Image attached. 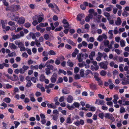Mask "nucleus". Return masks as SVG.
Listing matches in <instances>:
<instances>
[{
    "instance_id": "0eeeda50",
    "label": "nucleus",
    "mask_w": 129,
    "mask_h": 129,
    "mask_svg": "<svg viewBox=\"0 0 129 129\" xmlns=\"http://www.w3.org/2000/svg\"><path fill=\"white\" fill-rule=\"evenodd\" d=\"M84 15L82 14H79L77 16L76 19L77 21H81V19L83 17H84Z\"/></svg>"
},
{
    "instance_id": "774afa93",
    "label": "nucleus",
    "mask_w": 129,
    "mask_h": 129,
    "mask_svg": "<svg viewBox=\"0 0 129 129\" xmlns=\"http://www.w3.org/2000/svg\"><path fill=\"white\" fill-rule=\"evenodd\" d=\"M44 37L45 39L47 40L49 38V36L48 34H45L44 35Z\"/></svg>"
},
{
    "instance_id": "4c0bfd02",
    "label": "nucleus",
    "mask_w": 129,
    "mask_h": 129,
    "mask_svg": "<svg viewBox=\"0 0 129 129\" xmlns=\"http://www.w3.org/2000/svg\"><path fill=\"white\" fill-rule=\"evenodd\" d=\"M52 10L53 11L57 14L59 13L60 12L59 9H52Z\"/></svg>"
},
{
    "instance_id": "8fccbe9b",
    "label": "nucleus",
    "mask_w": 129,
    "mask_h": 129,
    "mask_svg": "<svg viewBox=\"0 0 129 129\" xmlns=\"http://www.w3.org/2000/svg\"><path fill=\"white\" fill-rule=\"evenodd\" d=\"M122 66H123V64H120L119 66V70L121 72H122L123 71V69L122 67Z\"/></svg>"
},
{
    "instance_id": "37998d69",
    "label": "nucleus",
    "mask_w": 129,
    "mask_h": 129,
    "mask_svg": "<svg viewBox=\"0 0 129 129\" xmlns=\"http://www.w3.org/2000/svg\"><path fill=\"white\" fill-rule=\"evenodd\" d=\"M54 60H53L52 59L50 60H48L46 62V63L45 64V65H46L47 64H48V63H53L54 62Z\"/></svg>"
},
{
    "instance_id": "412c9836",
    "label": "nucleus",
    "mask_w": 129,
    "mask_h": 129,
    "mask_svg": "<svg viewBox=\"0 0 129 129\" xmlns=\"http://www.w3.org/2000/svg\"><path fill=\"white\" fill-rule=\"evenodd\" d=\"M10 47L12 49H17V47L13 43H10Z\"/></svg>"
},
{
    "instance_id": "680f3d73",
    "label": "nucleus",
    "mask_w": 129,
    "mask_h": 129,
    "mask_svg": "<svg viewBox=\"0 0 129 129\" xmlns=\"http://www.w3.org/2000/svg\"><path fill=\"white\" fill-rule=\"evenodd\" d=\"M67 122L68 123H71L72 122L71 118L70 117H68L67 119Z\"/></svg>"
},
{
    "instance_id": "e2e57ef3",
    "label": "nucleus",
    "mask_w": 129,
    "mask_h": 129,
    "mask_svg": "<svg viewBox=\"0 0 129 129\" xmlns=\"http://www.w3.org/2000/svg\"><path fill=\"white\" fill-rule=\"evenodd\" d=\"M10 54H8V56L10 57H12L13 56H15L16 55V53L15 52H12L10 53Z\"/></svg>"
},
{
    "instance_id": "c756f323",
    "label": "nucleus",
    "mask_w": 129,
    "mask_h": 129,
    "mask_svg": "<svg viewBox=\"0 0 129 129\" xmlns=\"http://www.w3.org/2000/svg\"><path fill=\"white\" fill-rule=\"evenodd\" d=\"M32 84V83H31V81H28L27 83L26 84V86L27 88L31 86Z\"/></svg>"
},
{
    "instance_id": "0e129e2a",
    "label": "nucleus",
    "mask_w": 129,
    "mask_h": 129,
    "mask_svg": "<svg viewBox=\"0 0 129 129\" xmlns=\"http://www.w3.org/2000/svg\"><path fill=\"white\" fill-rule=\"evenodd\" d=\"M64 99V96H61V97L59 99V101L60 102H63Z\"/></svg>"
},
{
    "instance_id": "72a5a7b5",
    "label": "nucleus",
    "mask_w": 129,
    "mask_h": 129,
    "mask_svg": "<svg viewBox=\"0 0 129 129\" xmlns=\"http://www.w3.org/2000/svg\"><path fill=\"white\" fill-rule=\"evenodd\" d=\"M55 63L57 65H58L60 63V60L58 58L56 60Z\"/></svg>"
},
{
    "instance_id": "6ab92c4d",
    "label": "nucleus",
    "mask_w": 129,
    "mask_h": 129,
    "mask_svg": "<svg viewBox=\"0 0 129 129\" xmlns=\"http://www.w3.org/2000/svg\"><path fill=\"white\" fill-rule=\"evenodd\" d=\"M90 87L92 90H95L97 89L96 86L95 84H91L90 85Z\"/></svg>"
},
{
    "instance_id": "2f4dec72",
    "label": "nucleus",
    "mask_w": 129,
    "mask_h": 129,
    "mask_svg": "<svg viewBox=\"0 0 129 129\" xmlns=\"http://www.w3.org/2000/svg\"><path fill=\"white\" fill-rule=\"evenodd\" d=\"M46 67H47V68H49L50 70H53L54 69L53 66L52 65L49 64L48 65H46Z\"/></svg>"
},
{
    "instance_id": "a211bd4d",
    "label": "nucleus",
    "mask_w": 129,
    "mask_h": 129,
    "mask_svg": "<svg viewBox=\"0 0 129 129\" xmlns=\"http://www.w3.org/2000/svg\"><path fill=\"white\" fill-rule=\"evenodd\" d=\"M67 101L69 103H71L73 100L72 96L70 95L68 96L67 99Z\"/></svg>"
},
{
    "instance_id": "79ce46f5",
    "label": "nucleus",
    "mask_w": 129,
    "mask_h": 129,
    "mask_svg": "<svg viewBox=\"0 0 129 129\" xmlns=\"http://www.w3.org/2000/svg\"><path fill=\"white\" fill-rule=\"evenodd\" d=\"M88 3L87 2H83V5H81L80 6L81 8H82V7L83 6V5H84L85 7L88 6Z\"/></svg>"
},
{
    "instance_id": "423d86ee",
    "label": "nucleus",
    "mask_w": 129,
    "mask_h": 129,
    "mask_svg": "<svg viewBox=\"0 0 129 129\" xmlns=\"http://www.w3.org/2000/svg\"><path fill=\"white\" fill-rule=\"evenodd\" d=\"M74 123L77 126H78L80 124L82 125L84 124V121L83 120L80 119L79 121H76Z\"/></svg>"
},
{
    "instance_id": "58836bf2",
    "label": "nucleus",
    "mask_w": 129,
    "mask_h": 129,
    "mask_svg": "<svg viewBox=\"0 0 129 129\" xmlns=\"http://www.w3.org/2000/svg\"><path fill=\"white\" fill-rule=\"evenodd\" d=\"M94 10L92 9L89 10V14H91V15L93 16V14L94 13Z\"/></svg>"
},
{
    "instance_id": "7c9ffc66",
    "label": "nucleus",
    "mask_w": 129,
    "mask_h": 129,
    "mask_svg": "<svg viewBox=\"0 0 129 129\" xmlns=\"http://www.w3.org/2000/svg\"><path fill=\"white\" fill-rule=\"evenodd\" d=\"M120 45L121 47H123L125 45V41L123 40H122L120 42Z\"/></svg>"
},
{
    "instance_id": "603ef678",
    "label": "nucleus",
    "mask_w": 129,
    "mask_h": 129,
    "mask_svg": "<svg viewBox=\"0 0 129 129\" xmlns=\"http://www.w3.org/2000/svg\"><path fill=\"white\" fill-rule=\"evenodd\" d=\"M92 120L90 119H86V122L87 123L91 124L93 122Z\"/></svg>"
},
{
    "instance_id": "c9c22d12",
    "label": "nucleus",
    "mask_w": 129,
    "mask_h": 129,
    "mask_svg": "<svg viewBox=\"0 0 129 129\" xmlns=\"http://www.w3.org/2000/svg\"><path fill=\"white\" fill-rule=\"evenodd\" d=\"M84 71L83 69H81L80 71V74L81 76V77H83L84 76Z\"/></svg>"
},
{
    "instance_id": "1a4fd4ad",
    "label": "nucleus",
    "mask_w": 129,
    "mask_h": 129,
    "mask_svg": "<svg viewBox=\"0 0 129 129\" xmlns=\"http://www.w3.org/2000/svg\"><path fill=\"white\" fill-rule=\"evenodd\" d=\"M36 17H37V18H38V21L39 23H40L42 21V20L43 19V18L40 16H37L36 15L35 16H34L33 17V20H34L35 19H36Z\"/></svg>"
},
{
    "instance_id": "393cba45",
    "label": "nucleus",
    "mask_w": 129,
    "mask_h": 129,
    "mask_svg": "<svg viewBox=\"0 0 129 129\" xmlns=\"http://www.w3.org/2000/svg\"><path fill=\"white\" fill-rule=\"evenodd\" d=\"M45 79V77L43 74H42L40 77V80L41 82H43Z\"/></svg>"
},
{
    "instance_id": "09e8293b",
    "label": "nucleus",
    "mask_w": 129,
    "mask_h": 129,
    "mask_svg": "<svg viewBox=\"0 0 129 129\" xmlns=\"http://www.w3.org/2000/svg\"><path fill=\"white\" fill-rule=\"evenodd\" d=\"M22 68L25 72L29 68V67L27 66L23 65L22 66Z\"/></svg>"
},
{
    "instance_id": "dca6fc26",
    "label": "nucleus",
    "mask_w": 129,
    "mask_h": 129,
    "mask_svg": "<svg viewBox=\"0 0 129 129\" xmlns=\"http://www.w3.org/2000/svg\"><path fill=\"white\" fill-rule=\"evenodd\" d=\"M121 21L120 17H118L117 19V21L115 22L116 24L117 25H119L121 24Z\"/></svg>"
},
{
    "instance_id": "a878e982",
    "label": "nucleus",
    "mask_w": 129,
    "mask_h": 129,
    "mask_svg": "<svg viewBox=\"0 0 129 129\" xmlns=\"http://www.w3.org/2000/svg\"><path fill=\"white\" fill-rule=\"evenodd\" d=\"M48 54L49 55H54L56 54V53L54 51L50 50L49 52H48Z\"/></svg>"
},
{
    "instance_id": "5fc2aeb1",
    "label": "nucleus",
    "mask_w": 129,
    "mask_h": 129,
    "mask_svg": "<svg viewBox=\"0 0 129 129\" xmlns=\"http://www.w3.org/2000/svg\"><path fill=\"white\" fill-rule=\"evenodd\" d=\"M2 124L3 125V128L4 129H7L6 128L7 124L3 122H2Z\"/></svg>"
},
{
    "instance_id": "ea45409f",
    "label": "nucleus",
    "mask_w": 129,
    "mask_h": 129,
    "mask_svg": "<svg viewBox=\"0 0 129 129\" xmlns=\"http://www.w3.org/2000/svg\"><path fill=\"white\" fill-rule=\"evenodd\" d=\"M73 105L76 108H79L80 104L78 103L75 102L74 103Z\"/></svg>"
},
{
    "instance_id": "9d476101",
    "label": "nucleus",
    "mask_w": 129,
    "mask_h": 129,
    "mask_svg": "<svg viewBox=\"0 0 129 129\" xmlns=\"http://www.w3.org/2000/svg\"><path fill=\"white\" fill-rule=\"evenodd\" d=\"M94 78L96 80L99 81L101 80V78L99 77V74L98 73L95 72L94 73Z\"/></svg>"
},
{
    "instance_id": "4468645a",
    "label": "nucleus",
    "mask_w": 129,
    "mask_h": 129,
    "mask_svg": "<svg viewBox=\"0 0 129 129\" xmlns=\"http://www.w3.org/2000/svg\"><path fill=\"white\" fill-rule=\"evenodd\" d=\"M47 106L48 107L50 108L55 109L56 108V106L54 105L53 103H48Z\"/></svg>"
},
{
    "instance_id": "7ed1b4c3",
    "label": "nucleus",
    "mask_w": 129,
    "mask_h": 129,
    "mask_svg": "<svg viewBox=\"0 0 129 129\" xmlns=\"http://www.w3.org/2000/svg\"><path fill=\"white\" fill-rule=\"evenodd\" d=\"M57 77V75L56 73H54L50 79L51 82L53 83H55L56 81Z\"/></svg>"
},
{
    "instance_id": "13d9d810",
    "label": "nucleus",
    "mask_w": 129,
    "mask_h": 129,
    "mask_svg": "<svg viewBox=\"0 0 129 129\" xmlns=\"http://www.w3.org/2000/svg\"><path fill=\"white\" fill-rule=\"evenodd\" d=\"M62 93L66 94L69 93V91L66 89H62Z\"/></svg>"
},
{
    "instance_id": "c03bdc74",
    "label": "nucleus",
    "mask_w": 129,
    "mask_h": 129,
    "mask_svg": "<svg viewBox=\"0 0 129 129\" xmlns=\"http://www.w3.org/2000/svg\"><path fill=\"white\" fill-rule=\"evenodd\" d=\"M30 26V24L28 22H26L24 24V26L26 28H29Z\"/></svg>"
},
{
    "instance_id": "f03ea898",
    "label": "nucleus",
    "mask_w": 129,
    "mask_h": 129,
    "mask_svg": "<svg viewBox=\"0 0 129 129\" xmlns=\"http://www.w3.org/2000/svg\"><path fill=\"white\" fill-rule=\"evenodd\" d=\"M104 117L106 118L111 120L112 122L115 121V119L112 114L110 113H106L104 114Z\"/></svg>"
},
{
    "instance_id": "338daca9",
    "label": "nucleus",
    "mask_w": 129,
    "mask_h": 129,
    "mask_svg": "<svg viewBox=\"0 0 129 129\" xmlns=\"http://www.w3.org/2000/svg\"><path fill=\"white\" fill-rule=\"evenodd\" d=\"M98 96L101 99H103L104 98V95H102L100 94H98Z\"/></svg>"
},
{
    "instance_id": "20e7f679",
    "label": "nucleus",
    "mask_w": 129,
    "mask_h": 129,
    "mask_svg": "<svg viewBox=\"0 0 129 129\" xmlns=\"http://www.w3.org/2000/svg\"><path fill=\"white\" fill-rule=\"evenodd\" d=\"M1 23L2 24L3 28V29H5L7 31L9 30L10 28V27L9 26L6 27L5 23L4 20H1Z\"/></svg>"
},
{
    "instance_id": "864d4df0",
    "label": "nucleus",
    "mask_w": 129,
    "mask_h": 129,
    "mask_svg": "<svg viewBox=\"0 0 129 129\" xmlns=\"http://www.w3.org/2000/svg\"><path fill=\"white\" fill-rule=\"evenodd\" d=\"M90 73H92V72L89 70H87L85 72V75L87 76Z\"/></svg>"
},
{
    "instance_id": "3c124183",
    "label": "nucleus",
    "mask_w": 129,
    "mask_h": 129,
    "mask_svg": "<svg viewBox=\"0 0 129 129\" xmlns=\"http://www.w3.org/2000/svg\"><path fill=\"white\" fill-rule=\"evenodd\" d=\"M99 116L101 119H103L104 117V114L103 113H100L99 114Z\"/></svg>"
},
{
    "instance_id": "473e14b6",
    "label": "nucleus",
    "mask_w": 129,
    "mask_h": 129,
    "mask_svg": "<svg viewBox=\"0 0 129 129\" xmlns=\"http://www.w3.org/2000/svg\"><path fill=\"white\" fill-rule=\"evenodd\" d=\"M4 101L8 103L10 102L11 100L9 98H6L4 99Z\"/></svg>"
},
{
    "instance_id": "6e6552de",
    "label": "nucleus",
    "mask_w": 129,
    "mask_h": 129,
    "mask_svg": "<svg viewBox=\"0 0 129 129\" xmlns=\"http://www.w3.org/2000/svg\"><path fill=\"white\" fill-rule=\"evenodd\" d=\"M12 16H11V20L15 21H17L19 17V15H17V16H16L14 14H13Z\"/></svg>"
},
{
    "instance_id": "de8ad7c7",
    "label": "nucleus",
    "mask_w": 129,
    "mask_h": 129,
    "mask_svg": "<svg viewBox=\"0 0 129 129\" xmlns=\"http://www.w3.org/2000/svg\"><path fill=\"white\" fill-rule=\"evenodd\" d=\"M105 102L103 100H100L99 103H98V105H104L105 104Z\"/></svg>"
},
{
    "instance_id": "e433bc0d",
    "label": "nucleus",
    "mask_w": 129,
    "mask_h": 129,
    "mask_svg": "<svg viewBox=\"0 0 129 129\" xmlns=\"http://www.w3.org/2000/svg\"><path fill=\"white\" fill-rule=\"evenodd\" d=\"M30 34V36L32 37V39H36V38L34 33H31Z\"/></svg>"
},
{
    "instance_id": "bb28decb",
    "label": "nucleus",
    "mask_w": 129,
    "mask_h": 129,
    "mask_svg": "<svg viewBox=\"0 0 129 129\" xmlns=\"http://www.w3.org/2000/svg\"><path fill=\"white\" fill-rule=\"evenodd\" d=\"M67 107L69 110H71L75 108V107H74L73 105L70 106L69 105V104L67 105Z\"/></svg>"
},
{
    "instance_id": "f704fd0d",
    "label": "nucleus",
    "mask_w": 129,
    "mask_h": 129,
    "mask_svg": "<svg viewBox=\"0 0 129 129\" xmlns=\"http://www.w3.org/2000/svg\"><path fill=\"white\" fill-rule=\"evenodd\" d=\"M123 104L124 105H129V101H125L124 100H123Z\"/></svg>"
},
{
    "instance_id": "ddd939ff",
    "label": "nucleus",
    "mask_w": 129,
    "mask_h": 129,
    "mask_svg": "<svg viewBox=\"0 0 129 129\" xmlns=\"http://www.w3.org/2000/svg\"><path fill=\"white\" fill-rule=\"evenodd\" d=\"M58 96H56L54 98L53 100L55 102V105L58 106L59 105L60 103L58 102Z\"/></svg>"
},
{
    "instance_id": "9b49d317",
    "label": "nucleus",
    "mask_w": 129,
    "mask_h": 129,
    "mask_svg": "<svg viewBox=\"0 0 129 129\" xmlns=\"http://www.w3.org/2000/svg\"><path fill=\"white\" fill-rule=\"evenodd\" d=\"M12 38L10 39V41H12L13 40H12V39H13L14 40H15L16 39L19 38L20 37V36L19 34H17L16 35H14L12 36Z\"/></svg>"
},
{
    "instance_id": "f3484780",
    "label": "nucleus",
    "mask_w": 129,
    "mask_h": 129,
    "mask_svg": "<svg viewBox=\"0 0 129 129\" xmlns=\"http://www.w3.org/2000/svg\"><path fill=\"white\" fill-rule=\"evenodd\" d=\"M128 67L127 66H125L124 68V71H126L127 74H125L126 76L128 78H129V76L128 75V74H129V71H128Z\"/></svg>"
},
{
    "instance_id": "052dcab7",
    "label": "nucleus",
    "mask_w": 129,
    "mask_h": 129,
    "mask_svg": "<svg viewBox=\"0 0 129 129\" xmlns=\"http://www.w3.org/2000/svg\"><path fill=\"white\" fill-rule=\"evenodd\" d=\"M8 24L11 26H12L14 25L15 24V22H14L12 21H9L8 23Z\"/></svg>"
},
{
    "instance_id": "b1692460",
    "label": "nucleus",
    "mask_w": 129,
    "mask_h": 129,
    "mask_svg": "<svg viewBox=\"0 0 129 129\" xmlns=\"http://www.w3.org/2000/svg\"><path fill=\"white\" fill-rule=\"evenodd\" d=\"M34 95L33 93L30 94L29 95V97L30 98V101L32 102H35L36 101L35 99L34 98Z\"/></svg>"
},
{
    "instance_id": "f8f14e48",
    "label": "nucleus",
    "mask_w": 129,
    "mask_h": 129,
    "mask_svg": "<svg viewBox=\"0 0 129 129\" xmlns=\"http://www.w3.org/2000/svg\"><path fill=\"white\" fill-rule=\"evenodd\" d=\"M25 21L24 18L22 17H21L19 18L18 22L19 24H22L24 23Z\"/></svg>"
},
{
    "instance_id": "39448f33",
    "label": "nucleus",
    "mask_w": 129,
    "mask_h": 129,
    "mask_svg": "<svg viewBox=\"0 0 129 129\" xmlns=\"http://www.w3.org/2000/svg\"><path fill=\"white\" fill-rule=\"evenodd\" d=\"M62 23L63 24V26L64 28H68L70 26L67 20L65 19L63 20Z\"/></svg>"
},
{
    "instance_id": "aec40b11",
    "label": "nucleus",
    "mask_w": 129,
    "mask_h": 129,
    "mask_svg": "<svg viewBox=\"0 0 129 129\" xmlns=\"http://www.w3.org/2000/svg\"><path fill=\"white\" fill-rule=\"evenodd\" d=\"M68 42L72 46H76V44L74 43L70 39H68L67 40Z\"/></svg>"
},
{
    "instance_id": "cd10ccee",
    "label": "nucleus",
    "mask_w": 129,
    "mask_h": 129,
    "mask_svg": "<svg viewBox=\"0 0 129 129\" xmlns=\"http://www.w3.org/2000/svg\"><path fill=\"white\" fill-rule=\"evenodd\" d=\"M14 123L15 124V128H17L20 124V122L17 121H14Z\"/></svg>"
},
{
    "instance_id": "bf43d9fd",
    "label": "nucleus",
    "mask_w": 129,
    "mask_h": 129,
    "mask_svg": "<svg viewBox=\"0 0 129 129\" xmlns=\"http://www.w3.org/2000/svg\"><path fill=\"white\" fill-rule=\"evenodd\" d=\"M63 81V79L61 77H59L58 79V80L57 81V83H61Z\"/></svg>"
},
{
    "instance_id": "4be33fe9",
    "label": "nucleus",
    "mask_w": 129,
    "mask_h": 129,
    "mask_svg": "<svg viewBox=\"0 0 129 129\" xmlns=\"http://www.w3.org/2000/svg\"><path fill=\"white\" fill-rule=\"evenodd\" d=\"M82 55L81 54L79 53L77 55V59H78V61L79 62H80L82 61V59L81 58Z\"/></svg>"
},
{
    "instance_id": "a18cd8bd",
    "label": "nucleus",
    "mask_w": 129,
    "mask_h": 129,
    "mask_svg": "<svg viewBox=\"0 0 129 129\" xmlns=\"http://www.w3.org/2000/svg\"><path fill=\"white\" fill-rule=\"evenodd\" d=\"M62 28V27L61 26H60L59 27H57L56 28L54 29V31L55 32H57V31H60L61 29Z\"/></svg>"
},
{
    "instance_id": "6e6d98bb",
    "label": "nucleus",
    "mask_w": 129,
    "mask_h": 129,
    "mask_svg": "<svg viewBox=\"0 0 129 129\" xmlns=\"http://www.w3.org/2000/svg\"><path fill=\"white\" fill-rule=\"evenodd\" d=\"M35 95L36 97H38L41 96V93L39 91H37L35 93Z\"/></svg>"
},
{
    "instance_id": "a19ab883",
    "label": "nucleus",
    "mask_w": 129,
    "mask_h": 129,
    "mask_svg": "<svg viewBox=\"0 0 129 129\" xmlns=\"http://www.w3.org/2000/svg\"><path fill=\"white\" fill-rule=\"evenodd\" d=\"M79 69L78 67H75L74 70V72L75 73H77L79 71Z\"/></svg>"
},
{
    "instance_id": "69168bd1",
    "label": "nucleus",
    "mask_w": 129,
    "mask_h": 129,
    "mask_svg": "<svg viewBox=\"0 0 129 129\" xmlns=\"http://www.w3.org/2000/svg\"><path fill=\"white\" fill-rule=\"evenodd\" d=\"M65 47L66 48H67L68 49H71L72 48L71 46L68 44L66 45Z\"/></svg>"
},
{
    "instance_id": "5701e85b",
    "label": "nucleus",
    "mask_w": 129,
    "mask_h": 129,
    "mask_svg": "<svg viewBox=\"0 0 129 129\" xmlns=\"http://www.w3.org/2000/svg\"><path fill=\"white\" fill-rule=\"evenodd\" d=\"M67 65L68 66H69L71 68L73 67L74 65L73 63L71 62L69 59L68 60L67 62Z\"/></svg>"
},
{
    "instance_id": "c85d7f7f",
    "label": "nucleus",
    "mask_w": 129,
    "mask_h": 129,
    "mask_svg": "<svg viewBox=\"0 0 129 129\" xmlns=\"http://www.w3.org/2000/svg\"><path fill=\"white\" fill-rule=\"evenodd\" d=\"M107 74L106 72L104 70H102L101 71L100 74L102 76H104L106 75Z\"/></svg>"
},
{
    "instance_id": "4d7b16f0",
    "label": "nucleus",
    "mask_w": 129,
    "mask_h": 129,
    "mask_svg": "<svg viewBox=\"0 0 129 129\" xmlns=\"http://www.w3.org/2000/svg\"><path fill=\"white\" fill-rule=\"evenodd\" d=\"M45 43L49 46H53V44L49 41H46Z\"/></svg>"
},
{
    "instance_id": "f257e3e1",
    "label": "nucleus",
    "mask_w": 129,
    "mask_h": 129,
    "mask_svg": "<svg viewBox=\"0 0 129 129\" xmlns=\"http://www.w3.org/2000/svg\"><path fill=\"white\" fill-rule=\"evenodd\" d=\"M108 63L107 61L105 62H101L99 63V65L101 68L104 70H106L108 69L107 65Z\"/></svg>"
},
{
    "instance_id": "49530a36",
    "label": "nucleus",
    "mask_w": 129,
    "mask_h": 129,
    "mask_svg": "<svg viewBox=\"0 0 129 129\" xmlns=\"http://www.w3.org/2000/svg\"><path fill=\"white\" fill-rule=\"evenodd\" d=\"M49 68H46L45 69V73L47 75H48L50 73V71Z\"/></svg>"
},
{
    "instance_id": "2eb2a0df",
    "label": "nucleus",
    "mask_w": 129,
    "mask_h": 129,
    "mask_svg": "<svg viewBox=\"0 0 129 129\" xmlns=\"http://www.w3.org/2000/svg\"><path fill=\"white\" fill-rule=\"evenodd\" d=\"M92 16H91V14H89L88 16H87L85 18V20L86 22H89L90 19L92 18Z\"/></svg>"
}]
</instances>
